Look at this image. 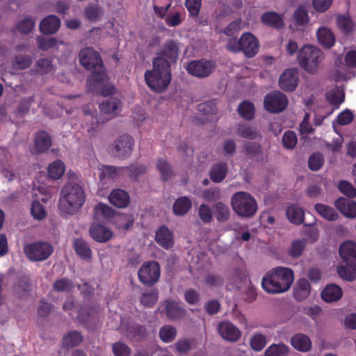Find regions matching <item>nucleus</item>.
I'll return each mask as SVG.
<instances>
[{"label":"nucleus","instance_id":"obj_1","mask_svg":"<svg viewBox=\"0 0 356 356\" xmlns=\"http://www.w3.org/2000/svg\"><path fill=\"white\" fill-rule=\"evenodd\" d=\"M80 63L92 73L88 79V87L90 91L108 97L115 92V86L108 82L103 61L99 54L91 47H86L79 52Z\"/></svg>","mask_w":356,"mask_h":356},{"label":"nucleus","instance_id":"obj_2","mask_svg":"<svg viewBox=\"0 0 356 356\" xmlns=\"http://www.w3.org/2000/svg\"><path fill=\"white\" fill-rule=\"evenodd\" d=\"M294 280L291 269L276 267L268 270L261 280L262 289L269 294H278L287 291Z\"/></svg>","mask_w":356,"mask_h":356},{"label":"nucleus","instance_id":"obj_3","mask_svg":"<svg viewBox=\"0 0 356 356\" xmlns=\"http://www.w3.org/2000/svg\"><path fill=\"white\" fill-rule=\"evenodd\" d=\"M145 81L154 92H163L168 87L172 79L171 68L168 63L160 58L152 59V70L145 72Z\"/></svg>","mask_w":356,"mask_h":356},{"label":"nucleus","instance_id":"obj_4","mask_svg":"<svg viewBox=\"0 0 356 356\" xmlns=\"http://www.w3.org/2000/svg\"><path fill=\"white\" fill-rule=\"evenodd\" d=\"M85 202V191L79 184L68 183L62 188L59 200L62 213L73 216L79 211Z\"/></svg>","mask_w":356,"mask_h":356},{"label":"nucleus","instance_id":"obj_5","mask_svg":"<svg viewBox=\"0 0 356 356\" xmlns=\"http://www.w3.org/2000/svg\"><path fill=\"white\" fill-rule=\"evenodd\" d=\"M323 59L324 54L323 51L312 45L304 46L298 54L300 66L305 71L312 74L317 73Z\"/></svg>","mask_w":356,"mask_h":356},{"label":"nucleus","instance_id":"obj_6","mask_svg":"<svg viewBox=\"0 0 356 356\" xmlns=\"http://www.w3.org/2000/svg\"><path fill=\"white\" fill-rule=\"evenodd\" d=\"M231 204L234 211L241 218H251L257 210L256 200L247 192L235 193L232 197Z\"/></svg>","mask_w":356,"mask_h":356},{"label":"nucleus","instance_id":"obj_7","mask_svg":"<svg viewBox=\"0 0 356 356\" xmlns=\"http://www.w3.org/2000/svg\"><path fill=\"white\" fill-rule=\"evenodd\" d=\"M161 275V268L156 261H148L143 264L138 271L139 281L144 285L151 286L158 282Z\"/></svg>","mask_w":356,"mask_h":356},{"label":"nucleus","instance_id":"obj_8","mask_svg":"<svg viewBox=\"0 0 356 356\" xmlns=\"http://www.w3.org/2000/svg\"><path fill=\"white\" fill-rule=\"evenodd\" d=\"M53 247L47 242H35L26 244L24 251L28 259L33 261L47 259L53 252Z\"/></svg>","mask_w":356,"mask_h":356},{"label":"nucleus","instance_id":"obj_9","mask_svg":"<svg viewBox=\"0 0 356 356\" xmlns=\"http://www.w3.org/2000/svg\"><path fill=\"white\" fill-rule=\"evenodd\" d=\"M264 105L265 109L270 113H280L286 108L288 99L284 93L280 91H275L268 93L265 96Z\"/></svg>","mask_w":356,"mask_h":356},{"label":"nucleus","instance_id":"obj_10","mask_svg":"<svg viewBox=\"0 0 356 356\" xmlns=\"http://www.w3.org/2000/svg\"><path fill=\"white\" fill-rule=\"evenodd\" d=\"M216 67L213 60L206 59L195 60L190 61L186 67V70L191 75L197 78L209 76Z\"/></svg>","mask_w":356,"mask_h":356},{"label":"nucleus","instance_id":"obj_11","mask_svg":"<svg viewBox=\"0 0 356 356\" xmlns=\"http://www.w3.org/2000/svg\"><path fill=\"white\" fill-rule=\"evenodd\" d=\"M79 321L88 330L95 329L99 318L97 308L90 305H83L78 311Z\"/></svg>","mask_w":356,"mask_h":356},{"label":"nucleus","instance_id":"obj_12","mask_svg":"<svg viewBox=\"0 0 356 356\" xmlns=\"http://www.w3.org/2000/svg\"><path fill=\"white\" fill-rule=\"evenodd\" d=\"M179 53V43L174 40H168L157 51L155 58H160L167 61L171 67L172 64L177 61Z\"/></svg>","mask_w":356,"mask_h":356},{"label":"nucleus","instance_id":"obj_13","mask_svg":"<svg viewBox=\"0 0 356 356\" xmlns=\"http://www.w3.org/2000/svg\"><path fill=\"white\" fill-rule=\"evenodd\" d=\"M133 147L134 138L128 135H122L115 141L112 152L115 157L127 158L131 155Z\"/></svg>","mask_w":356,"mask_h":356},{"label":"nucleus","instance_id":"obj_14","mask_svg":"<svg viewBox=\"0 0 356 356\" xmlns=\"http://www.w3.org/2000/svg\"><path fill=\"white\" fill-rule=\"evenodd\" d=\"M241 51L247 57L254 56L259 50V41L251 33H245L240 38Z\"/></svg>","mask_w":356,"mask_h":356},{"label":"nucleus","instance_id":"obj_15","mask_svg":"<svg viewBox=\"0 0 356 356\" xmlns=\"http://www.w3.org/2000/svg\"><path fill=\"white\" fill-rule=\"evenodd\" d=\"M298 84V72L296 69H286L279 79L280 87L284 91L292 92Z\"/></svg>","mask_w":356,"mask_h":356},{"label":"nucleus","instance_id":"obj_16","mask_svg":"<svg viewBox=\"0 0 356 356\" xmlns=\"http://www.w3.org/2000/svg\"><path fill=\"white\" fill-rule=\"evenodd\" d=\"M218 331L222 338L234 342L241 337V331L233 323L229 321H223L219 323Z\"/></svg>","mask_w":356,"mask_h":356},{"label":"nucleus","instance_id":"obj_17","mask_svg":"<svg viewBox=\"0 0 356 356\" xmlns=\"http://www.w3.org/2000/svg\"><path fill=\"white\" fill-rule=\"evenodd\" d=\"M155 241L163 248L169 250L174 245L173 233L167 226L162 225L155 233Z\"/></svg>","mask_w":356,"mask_h":356},{"label":"nucleus","instance_id":"obj_18","mask_svg":"<svg viewBox=\"0 0 356 356\" xmlns=\"http://www.w3.org/2000/svg\"><path fill=\"white\" fill-rule=\"evenodd\" d=\"M90 235L97 242L105 243L111 238L113 232L101 224L92 223L90 227Z\"/></svg>","mask_w":356,"mask_h":356},{"label":"nucleus","instance_id":"obj_19","mask_svg":"<svg viewBox=\"0 0 356 356\" xmlns=\"http://www.w3.org/2000/svg\"><path fill=\"white\" fill-rule=\"evenodd\" d=\"M336 208L347 218H356V202L345 197H339L334 202Z\"/></svg>","mask_w":356,"mask_h":356},{"label":"nucleus","instance_id":"obj_20","mask_svg":"<svg viewBox=\"0 0 356 356\" xmlns=\"http://www.w3.org/2000/svg\"><path fill=\"white\" fill-rule=\"evenodd\" d=\"M125 330L127 337L132 341H140L147 336L146 327L135 322L127 323Z\"/></svg>","mask_w":356,"mask_h":356},{"label":"nucleus","instance_id":"obj_21","mask_svg":"<svg viewBox=\"0 0 356 356\" xmlns=\"http://www.w3.org/2000/svg\"><path fill=\"white\" fill-rule=\"evenodd\" d=\"M163 305L164 312L168 318L174 321L180 319L185 316L186 309L177 302L174 300H165Z\"/></svg>","mask_w":356,"mask_h":356},{"label":"nucleus","instance_id":"obj_22","mask_svg":"<svg viewBox=\"0 0 356 356\" xmlns=\"http://www.w3.org/2000/svg\"><path fill=\"white\" fill-rule=\"evenodd\" d=\"M339 254L346 264L356 265V243L353 241L343 243L339 248Z\"/></svg>","mask_w":356,"mask_h":356},{"label":"nucleus","instance_id":"obj_23","mask_svg":"<svg viewBox=\"0 0 356 356\" xmlns=\"http://www.w3.org/2000/svg\"><path fill=\"white\" fill-rule=\"evenodd\" d=\"M60 26V19L54 15L44 17L40 22L39 29L41 33L45 35L55 33Z\"/></svg>","mask_w":356,"mask_h":356},{"label":"nucleus","instance_id":"obj_24","mask_svg":"<svg viewBox=\"0 0 356 356\" xmlns=\"http://www.w3.org/2000/svg\"><path fill=\"white\" fill-rule=\"evenodd\" d=\"M108 198L111 204L118 208H125L130 202L129 194L120 188L113 190Z\"/></svg>","mask_w":356,"mask_h":356},{"label":"nucleus","instance_id":"obj_25","mask_svg":"<svg viewBox=\"0 0 356 356\" xmlns=\"http://www.w3.org/2000/svg\"><path fill=\"white\" fill-rule=\"evenodd\" d=\"M342 295V289L335 284H327L321 291V298L326 302L337 301Z\"/></svg>","mask_w":356,"mask_h":356},{"label":"nucleus","instance_id":"obj_26","mask_svg":"<svg viewBox=\"0 0 356 356\" xmlns=\"http://www.w3.org/2000/svg\"><path fill=\"white\" fill-rule=\"evenodd\" d=\"M311 292V286L305 278H300L293 289V296L297 301H302L307 299Z\"/></svg>","mask_w":356,"mask_h":356},{"label":"nucleus","instance_id":"obj_27","mask_svg":"<svg viewBox=\"0 0 356 356\" xmlns=\"http://www.w3.org/2000/svg\"><path fill=\"white\" fill-rule=\"evenodd\" d=\"M261 22L271 28L280 29L284 26L282 17L276 12L268 11L264 13L261 16Z\"/></svg>","mask_w":356,"mask_h":356},{"label":"nucleus","instance_id":"obj_28","mask_svg":"<svg viewBox=\"0 0 356 356\" xmlns=\"http://www.w3.org/2000/svg\"><path fill=\"white\" fill-rule=\"evenodd\" d=\"M228 167L226 163L219 162L213 164L209 170V177L214 183H220L226 177Z\"/></svg>","mask_w":356,"mask_h":356},{"label":"nucleus","instance_id":"obj_29","mask_svg":"<svg viewBox=\"0 0 356 356\" xmlns=\"http://www.w3.org/2000/svg\"><path fill=\"white\" fill-rule=\"evenodd\" d=\"M291 346L300 352H307L312 348V341L306 334L298 333L291 338Z\"/></svg>","mask_w":356,"mask_h":356},{"label":"nucleus","instance_id":"obj_30","mask_svg":"<svg viewBox=\"0 0 356 356\" xmlns=\"http://www.w3.org/2000/svg\"><path fill=\"white\" fill-rule=\"evenodd\" d=\"M73 246L76 254L83 260L89 261L92 257V250L86 241L82 238H76Z\"/></svg>","mask_w":356,"mask_h":356},{"label":"nucleus","instance_id":"obj_31","mask_svg":"<svg viewBox=\"0 0 356 356\" xmlns=\"http://www.w3.org/2000/svg\"><path fill=\"white\" fill-rule=\"evenodd\" d=\"M244 152L250 159L256 162L261 161L264 159L261 147L257 143H245L244 144Z\"/></svg>","mask_w":356,"mask_h":356},{"label":"nucleus","instance_id":"obj_32","mask_svg":"<svg viewBox=\"0 0 356 356\" xmlns=\"http://www.w3.org/2000/svg\"><path fill=\"white\" fill-rule=\"evenodd\" d=\"M192 207V202L188 196L177 198L173 204L172 211L175 215L182 216L186 214Z\"/></svg>","mask_w":356,"mask_h":356},{"label":"nucleus","instance_id":"obj_33","mask_svg":"<svg viewBox=\"0 0 356 356\" xmlns=\"http://www.w3.org/2000/svg\"><path fill=\"white\" fill-rule=\"evenodd\" d=\"M121 101L117 98L111 97L104 101L99 105V109L104 114H108L110 118H113L117 115L118 110L121 106Z\"/></svg>","mask_w":356,"mask_h":356},{"label":"nucleus","instance_id":"obj_34","mask_svg":"<svg viewBox=\"0 0 356 356\" xmlns=\"http://www.w3.org/2000/svg\"><path fill=\"white\" fill-rule=\"evenodd\" d=\"M100 170L99 179L101 180H113L116 179L121 173L124 172V167H115L113 165H102L99 168Z\"/></svg>","mask_w":356,"mask_h":356},{"label":"nucleus","instance_id":"obj_35","mask_svg":"<svg viewBox=\"0 0 356 356\" xmlns=\"http://www.w3.org/2000/svg\"><path fill=\"white\" fill-rule=\"evenodd\" d=\"M34 143L36 152L42 153L50 147L51 136L45 131H40L35 135Z\"/></svg>","mask_w":356,"mask_h":356},{"label":"nucleus","instance_id":"obj_36","mask_svg":"<svg viewBox=\"0 0 356 356\" xmlns=\"http://www.w3.org/2000/svg\"><path fill=\"white\" fill-rule=\"evenodd\" d=\"M83 340V335L79 331H71L63 337L62 345L66 348H72L78 346Z\"/></svg>","mask_w":356,"mask_h":356},{"label":"nucleus","instance_id":"obj_37","mask_svg":"<svg viewBox=\"0 0 356 356\" xmlns=\"http://www.w3.org/2000/svg\"><path fill=\"white\" fill-rule=\"evenodd\" d=\"M316 35L319 43L325 48H330L335 43V37L327 28H320L317 31Z\"/></svg>","mask_w":356,"mask_h":356},{"label":"nucleus","instance_id":"obj_38","mask_svg":"<svg viewBox=\"0 0 356 356\" xmlns=\"http://www.w3.org/2000/svg\"><path fill=\"white\" fill-rule=\"evenodd\" d=\"M314 208L316 211L327 220L334 221L339 218L337 212L328 205L318 203L315 204Z\"/></svg>","mask_w":356,"mask_h":356},{"label":"nucleus","instance_id":"obj_39","mask_svg":"<svg viewBox=\"0 0 356 356\" xmlns=\"http://www.w3.org/2000/svg\"><path fill=\"white\" fill-rule=\"evenodd\" d=\"M304 214L302 209L295 205L287 207L286 210V215L289 220L296 225L303 222Z\"/></svg>","mask_w":356,"mask_h":356},{"label":"nucleus","instance_id":"obj_40","mask_svg":"<svg viewBox=\"0 0 356 356\" xmlns=\"http://www.w3.org/2000/svg\"><path fill=\"white\" fill-rule=\"evenodd\" d=\"M159 299V291L156 289L147 290L140 296V303L147 308H152Z\"/></svg>","mask_w":356,"mask_h":356},{"label":"nucleus","instance_id":"obj_41","mask_svg":"<svg viewBox=\"0 0 356 356\" xmlns=\"http://www.w3.org/2000/svg\"><path fill=\"white\" fill-rule=\"evenodd\" d=\"M156 168L163 181L169 180L174 175V172L170 164L163 159H159L157 161Z\"/></svg>","mask_w":356,"mask_h":356},{"label":"nucleus","instance_id":"obj_42","mask_svg":"<svg viewBox=\"0 0 356 356\" xmlns=\"http://www.w3.org/2000/svg\"><path fill=\"white\" fill-rule=\"evenodd\" d=\"M213 214L218 222H226L230 216L229 208L221 202H217L213 206Z\"/></svg>","mask_w":356,"mask_h":356},{"label":"nucleus","instance_id":"obj_43","mask_svg":"<svg viewBox=\"0 0 356 356\" xmlns=\"http://www.w3.org/2000/svg\"><path fill=\"white\" fill-rule=\"evenodd\" d=\"M239 115L246 120H252L254 117L255 108L250 102L243 101L238 106Z\"/></svg>","mask_w":356,"mask_h":356},{"label":"nucleus","instance_id":"obj_44","mask_svg":"<svg viewBox=\"0 0 356 356\" xmlns=\"http://www.w3.org/2000/svg\"><path fill=\"white\" fill-rule=\"evenodd\" d=\"M159 337L164 343H170L175 340L177 337V330L171 325H165L159 330Z\"/></svg>","mask_w":356,"mask_h":356},{"label":"nucleus","instance_id":"obj_45","mask_svg":"<svg viewBox=\"0 0 356 356\" xmlns=\"http://www.w3.org/2000/svg\"><path fill=\"white\" fill-rule=\"evenodd\" d=\"M53 290L57 292L69 293L74 288L73 281L67 278L57 279L52 285Z\"/></svg>","mask_w":356,"mask_h":356},{"label":"nucleus","instance_id":"obj_46","mask_svg":"<svg viewBox=\"0 0 356 356\" xmlns=\"http://www.w3.org/2000/svg\"><path fill=\"white\" fill-rule=\"evenodd\" d=\"M65 172L64 163L57 160L49 165L48 175L53 179H59Z\"/></svg>","mask_w":356,"mask_h":356},{"label":"nucleus","instance_id":"obj_47","mask_svg":"<svg viewBox=\"0 0 356 356\" xmlns=\"http://www.w3.org/2000/svg\"><path fill=\"white\" fill-rule=\"evenodd\" d=\"M289 351V348L287 346L273 343L266 350L264 356H287Z\"/></svg>","mask_w":356,"mask_h":356},{"label":"nucleus","instance_id":"obj_48","mask_svg":"<svg viewBox=\"0 0 356 356\" xmlns=\"http://www.w3.org/2000/svg\"><path fill=\"white\" fill-rule=\"evenodd\" d=\"M347 266H337V273L339 275L343 280L347 281H353L355 277L356 265L346 264Z\"/></svg>","mask_w":356,"mask_h":356},{"label":"nucleus","instance_id":"obj_49","mask_svg":"<svg viewBox=\"0 0 356 356\" xmlns=\"http://www.w3.org/2000/svg\"><path fill=\"white\" fill-rule=\"evenodd\" d=\"M83 112L85 115V122L82 126L87 128L88 131H90L95 128L99 123V120L95 113L86 106L83 108Z\"/></svg>","mask_w":356,"mask_h":356},{"label":"nucleus","instance_id":"obj_50","mask_svg":"<svg viewBox=\"0 0 356 356\" xmlns=\"http://www.w3.org/2000/svg\"><path fill=\"white\" fill-rule=\"evenodd\" d=\"M124 170H127L128 177L136 181L140 175H144L147 172V168L143 164H131L128 167H124Z\"/></svg>","mask_w":356,"mask_h":356},{"label":"nucleus","instance_id":"obj_51","mask_svg":"<svg viewBox=\"0 0 356 356\" xmlns=\"http://www.w3.org/2000/svg\"><path fill=\"white\" fill-rule=\"evenodd\" d=\"M237 134L242 138L250 140L255 139L259 136L258 131L254 128L245 124H241L238 126L237 129Z\"/></svg>","mask_w":356,"mask_h":356},{"label":"nucleus","instance_id":"obj_52","mask_svg":"<svg viewBox=\"0 0 356 356\" xmlns=\"http://www.w3.org/2000/svg\"><path fill=\"white\" fill-rule=\"evenodd\" d=\"M95 218H108L113 215V210L111 207L103 203H99L94 208Z\"/></svg>","mask_w":356,"mask_h":356},{"label":"nucleus","instance_id":"obj_53","mask_svg":"<svg viewBox=\"0 0 356 356\" xmlns=\"http://www.w3.org/2000/svg\"><path fill=\"white\" fill-rule=\"evenodd\" d=\"M266 338L265 335L261 333H256L250 339V344L251 348L255 351H261L266 345Z\"/></svg>","mask_w":356,"mask_h":356},{"label":"nucleus","instance_id":"obj_54","mask_svg":"<svg viewBox=\"0 0 356 356\" xmlns=\"http://www.w3.org/2000/svg\"><path fill=\"white\" fill-rule=\"evenodd\" d=\"M305 248V240H295L291 243L288 254L293 258L300 257Z\"/></svg>","mask_w":356,"mask_h":356},{"label":"nucleus","instance_id":"obj_55","mask_svg":"<svg viewBox=\"0 0 356 356\" xmlns=\"http://www.w3.org/2000/svg\"><path fill=\"white\" fill-rule=\"evenodd\" d=\"M102 13L103 10L98 5H89L85 8L84 12L86 18L90 22L97 20Z\"/></svg>","mask_w":356,"mask_h":356},{"label":"nucleus","instance_id":"obj_56","mask_svg":"<svg viewBox=\"0 0 356 356\" xmlns=\"http://www.w3.org/2000/svg\"><path fill=\"white\" fill-rule=\"evenodd\" d=\"M338 27L346 34L353 31L354 24L352 19L347 16L340 15L337 18Z\"/></svg>","mask_w":356,"mask_h":356},{"label":"nucleus","instance_id":"obj_57","mask_svg":"<svg viewBox=\"0 0 356 356\" xmlns=\"http://www.w3.org/2000/svg\"><path fill=\"white\" fill-rule=\"evenodd\" d=\"M324 157L320 152L313 153L309 158L308 166L311 170L317 171L323 166Z\"/></svg>","mask_w":356,"mask_h":356},{"label":"nucleus","instance_id":"obj_58","mask_svg":"<svg viewBox=\"0 0 356 356\" xmlns=\"http://www.w3.org/2000/svg\"><path fill=\"white\" fill-rule=\"evenodd\" d=\"M35 24L33 19L31 17H27L18 22L17 29L22 34L27 35L33 31Z\"/></svg>","mask_w":356,"mask_h":356},{"label":"nucleus","instance_id":"obj_59","mask_svg":"<svg viewBox=\"0 0 356 356\" xmlns=\"http://www.w3.org/2000/svg\"><path fill=\"white\" fill-rule=\"evenodd\" d=\"M36 71L38 74L43 75L51 72L53 70L51 61L46 58H40L35 63Z\"/></svg>","mask_w":356,"mask_h":356},{"label":"nucleus","instance_id":"obj_60","mask_svg":"<svg viewBox=\"0 0 356 356\" xmlns=\"http://www.w3.org/2000/svg\"><path fill=\"white\" fill-rule=\"evenodd\" d=\"M197 110L204 115L215 114L217 112V106L214 100H209L206 102L199 104L197 106Z\"/></svg>","mask_w":356,"mask_h":356},{"label":"nucleus","instance_id":"obj_61","mask_svg":"<svg viewBox=\"0 0 356 356\" xmlns=\"http://www.w3.org/2000/svg\"><path fill=\"white\" fill-rule=\"evenodd\" d=\"M297 136L294 131H287L282 136V145L286 149H293L297 144Z\"/></svg>","mask_w":356,"mask_h":356},{"label":"nucleus","instance_id":"obj_62","mask_svg":"<svg viewBox=\"0 0 356 356\" xmlns=\"http://www.w3.org/2000/svg\"><path fill=\"white\" fill-rule=\"evenodd\" d=\"M112 350L115 356H130L131 353L129 346L121 341L113 343Z\"/></svg>","mask_w":356,"mask_h":356},{"label":"nucleus","instance_id":"obj_63","mask_svg":"<svg viewBox=\"0 0 356 356\" xmlns=\"http://www.w3.org/2000/svg\"><path fill=\"white\" fill-rule=\"evenodd\" d=\"M31 213L33 217L37 220H42L47 216L43 205L38 201H33L32 202Z\"/></svg>","mask_w":356,"mask_h":356},{"label":"nucleus","instance_id":"obj_64","mask_svg":"<svg viewBox=\"0 0 356 356\" xmlns=\"http://www.w3.org/2000/svg\"><path fill=\"white\" fill-rule=\"evenodd\" d=\"M339 190L348 197H356V188L348 181L342 180L339 182Z\"/></svg>","mask_w":356,"mask_h":356}]
</instances>
